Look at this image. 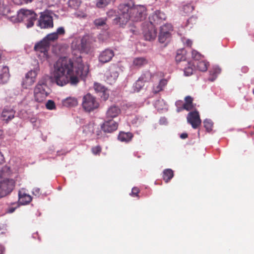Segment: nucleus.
<instances>
[{"label":"nucleus","mask_w":254,"mask_h":254,"mask_svg":"<svg viewBox=\"0 0 254 254\" xmlns=\"http://www.w3.org/2000/svg\"><path fill=\"white\" fill-rule=\"evenodd\" d=\"M173 171L170 169H165L163 171V179L166 182H168L170 181L173 177Z\"/></svg>","instance_id":"nucleus-35"},{"label":"nucleus","mask_w":254,"mask_h":254,"mask_svg":"<svg viewBox=\"0 0 254 254\" xmlns=\"http://www.w3.org/2000/svg\"><path fill=\"white\" fill-rule=\"evenodd\" d=\"M49 48V43L43 39L35 45L34 50L41 61H44L48 59Z\"/></svg>","instance_id":"nucleus-6"},{"label":"nucleus","mask_w":254,"mask_h":254,"mask_svg":"<svg viewBox=\"0 0 254 254\" xmlns=\"http://www.w3.org/2000/svg\"><path fill=\"white\" fill-rule=\"evenodd\" d=\"M154 107L158 111L166 110L167 109V105L163 99H158L155 101L154 104Z\"/></svg>","instance_id":"nucleus-31"},{"label":"nucleus","mask_w":254,"mask_h":254,"mask_svg":"<svg viewBox=\"0 0 254 254\" xmlns=\"http://www.w3.org/2000/svg\"><path fill=\"white\" fill-rule=\"evenodd\" d=\"M173 30L172 26L171 24L166 23L160 27V32L162 31L166 33L171 34Z\"/></svg>","instance_id":"nucleus-39"},{"label":"nucleus","mask_w":254,"mask_h":254,"mask_svg":"<svg viewBox=\"0 0 254 254\" xmlns=\"http://www.w3.org/2000/svg\"><path fill=\"white\" fill-rule=\"evenodd\" d=\"M187 121L191 125L192 128H197L201 123L198 112L196 111L190 112L187 116Z\"/></svg>","instance_id":"nucleus-14"},{"label":"nucleus","mask_w":254,"mask_h":254,"mask_svg":"<svg viewBox=\"0 0 254 254\" xmlns=\"http://www.w3.org/2000/svg\"><path fill=\"white\" fill-rule=\"evenodd\" d=\"M65 34V30L63 27H59L56 32L48 34L43 40L45 42H47L49 46L51 42H54L57 40L59 36H63Z\"/></svg>","instance_id":"nucleus-15"},{"label":"nucleus","mask_w":254,"mask_h":254,"mask_svg":"<svg viewBox=\"0 0 254 254\" xmlns=\"http://www.w3.org/2000/svg\"><path fill=\"white\" fill-rule=\"evenodd\" d=\"M167 119L164 117L161 118L159 120V123L161 125H165L167 124Z\"/></svg>","instance_id":"nucleus-58"},{"label":"nucleus","mask_w":254,"mask_h":254,"mask_svg":"<svg viewBox=\"0 0 254 254\" xmlns=\"http://www.w3.org/2000/svg\"><path fill=\"white\" fill-rule=\"evenodd\" d=\"M88 71L89 66L82 63L81 57H77L73 60L61 58L54 64L51 79L59 86L68 83L75 85L79 82V77H86Z\"/></svg>","instance_id":"nucleus-1"},{"label":"nucleus","mask_w":254,"mask_h":254,"mask_svg":"<svg viewBox=\"0 0 254 254\" xmlns=\"http://www.w3.org/2000/svg\"><path fill=\"white\" fill-rule=\"evenodd\" d=\"M86 37H78L75 38L71 43V48L74 50H77L81 52H83V47L84 44L83 42L85 41Z\"/></svg>","instance_id":"nucleus-22"},{"label":"nucleus","mask_w":254,"mask_h":254,"mask_svg":"<svg viewBox=\"0 0 254 254\" xmlns=\"http://www.w3.org/2000/svg\"><path fill=\"white\" fill-rule=\"evenodd\" d=\"M82 105L86 111L89 112L97 109L99 104L94 96L87 94L83 97Z\"/></svg>","instance_id":"nucleus-7"},{"label":"nucleus","mask_w":254,"mask_h":254,"mask_svg":"<svg viewBox=\"0 0 254 254\" xmlns=\"http://www.w3.org/2000/svg\"><path fill=\"white\" fill-rule=\"evenodd\" d=\"M144 82L142 81L139 78L133 84V89L134 92H138L144 86Z\"/></svg>","instance_id":"nucleus-36"},{"label":"nucleus","mask_w":254,"mask_h":254,"mask_svg":"<svg viewBox=\"0 0 254 254\" xmlns=\"http://www.w3.org/2000/svg\"><path fill=\"white\" fill-rule=\"evenodd\" d=\"M4 161V157L1 153V152L0 151V164H1Z\"/></svg>","instance_id":"nucleus-60"},{"label":"nucleus","mask_w":254,"mask_h":254,"mask_svg":"<svg viewBox=\"0 0 254 254\" xmlns=\"http://www.w3.org/2000/svg\"><path fill=\"white\" fill-rule=\"evenodd\" d=\"M81 4L80 0H69L68 1V6L75 9L77 10Z\"/></svg>","instance_id":"nucleus-37"},{"label":"nucleus","mask_w":254,"mask_h":254,"mask_svg":"<svg viewBox=\"0 0 254 254\" xmlns=\"http://www.w3.org/2000/svg\"><path fill=\"white\" fill-rule=\"evenodd\" d=\"M24 0V3H27L29 2H31L33 1V0Z\"/></svg>","instance_id":"nucleus-62"},{"label":"nucleus","mask_w":254,"mask_h":254,"mask_svg":"<svg viewBox=\"0 0 254 254\" xmlns=\"http://www.w3.org/2000/svg\"><path fill=\"white\" fill-rule=\"evenodd\" d=\"M220 68L217 65H214L209 71L210 77L209 80L213 81L217 78L218 74L221 72Z\"/></svg>","instance_id":"nucleus-26"},{"label":"nucleus","mask_w":254,"mask_h":254,"mask_svg":"<svg viewBox=\"0 0 254 254\" xmlns=\"http://www.w3.org/2000/svg\"><path fill=\"white\" fill-rule=\"evenodd\" d=\"M142 32L146 40L151 41L155 39L157 31L153 24L145 22L142 25Z\"/></svg>","instance_id":"nucleus-11"},{"label":"nucleus","mask_w":254,"mask_h":254,"mask_svg":"<svg viewBox=\"0 0 254 254\" xmlns=\"http://www.w3.org/2000/svg\"><path fill=\"white\" fill-rule=\"evenodd\" d=\"M18 202L21 205H26L31 202V196L26 193L24 189H21L18 192Z\"/></svg>","instance_id":"nucleus-20"},{"label":"nucleus","mask_w":254,"mask_h":254,"mask_svg":"<svg viewBox=\"0 0 254 254\" xmlns=\"http://www.w3.org/2000/svg\"><path fill=\"white\" fill-rule=\"evenodd\" d=\"M83 131L86 133L93 132V124H89L87 126H85L84 127Z\"/></svg>","instance_id":"nucleus-49"},{"label":"nucleus","mask_w":254,"mask_h":254,"mask_svg":"<svg viewBox=\"0 0 254 254\" xmlns=\"http://www.w3.org/2000/svg\"><path fill=\"white\" fill-rule=\"evenodd\" d=\"M48 77L44 76L38 80L34 89V97L37 102H42L50 93V88L47 83Z\"/></svg>","instance_id":"nucleus-3"},{"label":"nucleus","mask_w":254,"mask_h":254,"mask_svg":"<svg viewBox=\"0 0 254 254\" xmlns=\"http://www.w3.org/2000/svg\"><path fill=\"white\" fill-rule=\"evenodd\" d=\"M182 41L184 44L186 46L191 47L192 45V41L190 40L186 39L185 38H183L182 39Z\"/></svg>","instance_id":"nucleus-50"},{"label":"nucleus","mask_w":254,"mask_h":254,"mask_svg":"<svg viewBox=\"0 0 254 254\" xmlns=\"http://www.w3.org/2000/svg\"><path fill=\"white\" fill-rule=\"evenodd\" d=\"M36 119L35 118H32L30 120V122L32 123L35 122Z\"/></svg>","instance_id":"nucleus-63"},{"label":"nucleus","mask_w":254,"mask_h":254,"mask_svg":"<svg viewBox=\"0 0 254 254\" xmlns=\"http://www.w3.org/2000/svg\"><path fill=\"white\" fill-rule=\"evenodd\" d=\"M6 231V227L4 225H0V234H3Z\"/></svg>","instance_id":"nucleus-56"},{"label":"nucleus","mask_w":254,"mask_h":254,"mask_svg":"<svg viewBox=\"0 0 254 254\" xmlns=\"http://www.w3.org/2000/svg\"><path fill=\"white\" fill-rule=\"evenodd\" d=\"M118 9L120 16L114 20L120 24H124L129 20L135 22L143 20L147 15L146 8L144 5H134L132 2L120 4Z\"/></svg>","instance_id":"nucleus-2"},{"label":"nucleus","mask_w":254,"mask_h":254,"mask_svg":"<svg viewBox=\"0 0 254 254\" xmlns=\"http://www.w3.org/2000/svg\"><path fill=\"white\" fill-rule=\"evenodd\" d=\"M82 37L87 38L86 40L83 42V44L84 45V46H85L84 47H83V52H86L89 49L91 44L94 41V40L92 36L88 35H84Z\"/></svg>","instance_id":"nucleus-30"},{"label":"nucleus","mask_w":254,"mask_h":254,"mask_svg":"<svg viewBox=\"0 0 254 254\" xmlns=\"http://www.w3.org/2000/svg\"><path fill=\"white\" fill-rule=\"evenodd\" d=\"M133 137V134L129 132H121L118 135V139L125 142L130 141Z\"/></svg>","instance_id":"nucleus-28"},{"label":"nucleus","mask_w":254,"mask_h":254,"mask_svg":"<svg viewBox=\"0 0 254 254\" xmlns=\"http://www.w3.org/2000/svg\"><path fill=\"white\" fill-rule=\"evenodd\" d=\"M4 251V248L1 245H0V254H3Z\"/></svg>","instance_id":"nucleus-61"},{"label":"nucleus","mask_w":254,"mask_h":254,"mask_svg":"<svg viewBox=\"0 0 254 254\" xmlns=\"http://www.w3.org/2000/svg\"><path fill=\"white\" fill-rule=\"evenodd\" d=\"M139 192V190L137 188L134 187L132 189L131 192L130 194L133 196H137Z\"/></svg>","instance_id":"nucleus-54"},{"label":"nucleus","mask_w":254,"mask_h":254,"mask_svg":"<svg viewBox=\"0 0 254 254\" xmlns=\"http://www.w3.org/2000/svg\"><path fill=\"white\" fill-rule=\"evenodd\" d=\"M245 72H246L248 70L247 67H244L243 68Z\"/></svg>","instance_id":"nucleus-64"},{"label":"nucleus","mask_w":254,"mask_h":254,"mask_svg":"<svg viewBox=\"0 0 254 254\" xmlns=\"http://www.w3.org/2000/svg\"><path fill=\"white\" fill-rule=\"evenodd\" d=\"M101 148L99 146L94 147L92 149V152L95 155L99 154L101 152Z\"/></svg>","instance_id":"nucleus-52"},{"label":"nucleus","mask_w":254,"mask_h":254,"mask_svg":"<svg viewBox=\"0 0 254 254\" xmlns=\"http://www.w3.org/2000/svg\"><path fill=\"white\" fill-rule=\"evenodd\" d=\"M187 137H188V134L186 133H183L180 135V137L182 139H185V138H187Z\"/></svg>","instance_id":"nucleus-59"},{"label":"nucleus","mask_w":254,"mask_h":254,"mask_svg":"<svg viewBox=\"0 0 254 254\" xmlns=\"http://www.w3.org/2000/svg\"><path fill=\"white\" fill-rule=\"evenodd\" d=\"M106 120L101 126V128L104 132L111 133L117 130L118 127V123L111 119Z\"/></svg>","instance_id":"nucleus-16"},{"label":"nucleus","mask_w":254,"mask_h":254,"mask_svg":"<svg viewBox=\"0 0 254 254\" xmlns=\"http://www.w3.org/2000/svg\"><path fill=\"white\" fill-rule=\"evenodd\" d=\"M15 182L12 179L0 178V198L9 194L14 189Z\"/></svg>","instance_id":"nucleus-5"},{"label":"nucleus","mask_w":254,"mask_h":254,"mask_svg":"<svg viewBox=\"0 0 254 254\" xmlns=\"http://www.w3.org/2000/svg\"><path fill=\"white\" fill-rule=\"evenodd\" d=\"M188 66L184 69V74L186 76H190L191 75L193 71V67L194 66L193 64V63H188Z\"/></svg>","instance_id":"nucleus-38"},{"label":"nucleus","mask_w":254,"mask_h":254,"mask_svg":"<svg viewBox=\"0 0 254 254\" xmlns=\"http://www.w3.org/2000/svg\"><path fill=\"white\" fill-rule=\"evenodd\" d=\"M99 94V96L103 100L106 101L107 100L109 97L110 95V91L107 88H105L104 90H102Z\"/></svg>","instance_id":"nucleus-46"},{"label":"nucleus","mask_w":254,"mask_h":254,"mask_svg":"<svg viewBox=\"0 0 254 254\" xmlns=\"http://www.w3.org/2000/svg\"><path fill=\"white\" fill-rule=\"evenodd\" d=\"M18 206V204H16V206H15V207H9L7 209V212L8 213H12L16 209V208Z\"/></svg>","instance_id":"nucleus-55"},{"label":"nucleus","mask_w":254,"mask_h":254,"mask_svg":"<svg viewBox=\"0 0 254 254\" xmlns=\"http://www.w3.org/2000/svg\"><path fill=\"white\" fill-rule=\"evenodd\" d=\"M183 10L187 14L190 13L193 10L194 7L190 3H188L184 5Z\"/></svg>","instance_id":"nucleus-45"},{"label":"nucleus","mask_w":254,"mask_h":254,"mask_svg":"<svg viewBox=\"0 0 254 254\" xmlns=\"http://www.w3.org/2000/svg\"><path fill=\"white\" fill-rule=\"evenodd\" d=\"M64 106L66 107H74L78 104L77 99L75 97H69L62 101Z\"/></svg>","instance_id":"nucleus-27"},{"label":"nucleus","mask_w":254,"mask_h":254,"mask_svg":"<svg viewBox=\"0 0 254 254\" xmlns=\"http://www.w3.org/2000/svg\"><path fill=\"white\" fill-rule=\"evenodd\" d=\"M105 87L98 83H95L94 84V89L95 91L98 94H100L101 92H102Z\"/></svg>","instance_id":"nucleus-48"},{"label":"nucleus","mask_w":254,"mask_h":254,"mask_svg":"<svg viewBox=\"0 0 254 254\" xmlns=\"http://www.w3.org/2000/svg\"><path fill=\"white\" fill-rule=\"evenodd\" d=\"M157 75V74H152L150 72L147 71L143 73L139 78L144 83L150 80L155 81L157 79L156 78Z\"/></svg>","instance_id":"nucleus-25"},{"label":"nucleus","mask_w":254,"mask_h":254,"mask_svg":"<svg viewBox=\"0 0 254 254\" xmlns=\"http://www.w3.org/2000/svg\"><path fill=\"white\" fill-rule=\"evenodd\" d=\"M9 11L7 0H0V14L6 15Z\"/></svg>","instance_id":"nucleus-29"},{"label":"nucleus","mask_w":254,"mask_h":254,"mask_svg":"<svg viewBox=\"0 0 254 254\" xmlns=\"http://www.w3.org/2000/svg\"><path fill=\"white\" fill-rule=\"evenodd\" d=\"M114 0H98L97 2V6L98 7H103Z\"/></svg>","instance_id":"nucleus-43"},{"label":"nucleus","mask_w":254,"mask_h":254,"mask_svg":"<svg viewBox=\"0 0 254 254\" xmlns=\"http://www.w3.org/2000/svg\"><path fill=\"white\" fill-rule=\"evenodd\" d=\"M114 56V51L110 49H107L100 53L99 55V61L103 64L110 62Z\"/></svg>","instance_id":"nucleus-18"},{"label":"nucleus","mask_w":254,"mask_h":254,"mask_svg":"<svg viewBox=\"0 0 254 254\" xmlns=\"http://www.w3.org/2000/svg\"><path fill=\"white\" fill-rule=\"evenodd\" d=\"M203 124L204 127L207 131L209 132L212 130L213 123L210 120L205 119L203 122Z\"/></svg>","instance_id":"nucleus-44"},{"label":"nucleus","mask_w":254,"mask_h":254,"mask_svg":"<svg viewBox=\"0 0 254 254\" xmlns=\"http://www.w3.org/2000/svg\"><path fill=\"white\" fill-rule=\"evenodd\" d=\"M185 53L186 52L184 49L178 50L175 58L176 62H180L185 61L186 59Z\"/></svg>","instance_id":"nucleus-34"},{"label":"nucleus","mask_w":254,"mask_h":254,"mask_svg":"<svg viewBox=\"0 0 254 254\" xmlns=\"http://www.w3.org/2000/svg\"><path fill=\"white\" fill-rule=\"evenodd\" d=\"M121 113V109L117 106H111L106 113V119H111L117 117Z\"/></svg>","instance_id":"nucleus-19"},{"label":"nucleus","mask_w":254,"mask_h":254,"mask_svg":"<svg viewBox=\"0 0 254 254\" xmlns=\"http://www.w3.org/2000/svg\"><path fill=\"white\" fill-rule=\"evenodd\" d=\"M106 19L105 18H99L96 19L94 21V24L98 28L104 26L106 24Z\"/></svg>","instance_id":"nucleus-42"},{"label":"nucleus","mask_w":254,"mask_h":254,"mask_svg":"<svg viewBox=\"0 0 254 254\" xmlns=\"http://www.w3.org/2000/svg\"><path fill=\"white\" fill-rule=\"evenodd\" d=\"M11 170L10 168L7 166L3 167L0 171V178H7L11 174Z\"/></svg>","instance_id":"nucleus-33"},{"label":"nucleus","mask_w":254,"mask_h":254,"mask_svg":"<svg viewBox=\"0 0 254 254\" xmlns=\"http://www.w3.org/2000/svg\"><path fill=\"white\" fill-rule=\"evenodd\" d=\"M185 103L183 105V108L184 109L189 111L192 109L193 106L192 104V98L190 96L186 97Z\"/></svg>","instance_id":"nucleus-32"},{"label":"nucleus","mask_w":254,"mask_h":254,"mask_svg":"<svg viewBox=\"0 0 254 254\" xmlns=\"http://www.w3.org/2000/svg\"><path fill=\"white\" fill-rule=\"evenodd\" d=\"M166 16L165 14L159 10L154 11L149 16V23L155 25L161 24L163 21L165 20Z\"/></svg>","instance_id":"nucleus-13"},{"label":"nucleus","mask_w":254,"mask_h":254,"mask_svg":"<svg viewBox=\"0 0 254 254\" xmlns=\"http://www.w3.org/2000/svg\"><path fill=\"white\" fill-rule=\"evenodd\" d=\"M9 67L6 65L0 66V85L7 84L10 79Z\"/></svg>","instance_id":"nucleus-17"},{"label":"nucleus","mask_w":254,"mask_h":254,"mask_svg":"<svg viewBox=\"0 0 254 254\" xmlns=\"http://www.w3.org/2000/svg\"><path fill=\"white\" fill-rule=\"evenodd\" d=\"M12 1L17 5H21L24 3L23 0H12Z\"/></svg>","instance_id":"nucleus-57"},{"label":"nucleus","mask_w":254,"mask_h":254,"mask_svg":"<svg viewBox=\"0 0 254 254\" xmlns=\"http://www.w3.org/2000/svg\"><path fill=\"white\" fill-rule=\"evenodd\" d=\"M52 13L44 12L41 13L38 21L37 25L41 29H48L54 26Z\"/></svg>","instance_id":"nucleus-9"},{"label":"nucleus","mask_w":254,"mask_h":254,"mask_svg":"<svg viewBox=\"0 0 254 254\" xmlns=\"http://www.w3.org/2000/svg\"><path fill=\"white\" fill-rule=\"evenodd\" d=\"M37 18V15L33 10L21 9L17 12V17H12L14 22L24 21L27 28L34 25V22Z\"/></svg>","instance_id":"nucleus-4"},{"label":"nucleus","mask_w":254,"mask_h":254,"mask_svg":"<svg viewBox=\"0 0 254 254\" xmlns=\"http://www.w3.org/2000/svg\"><path fill=\"white\" fill-rule=\"evenodd\" d=\"M119 68L116 65L110 66L105 74L106 81L110 84L115 83L119 76Z\"/></svg>","instance_id":"nucleus-12"},{"label":"nucleus","mask_w":254,"mask_h":254,"mask_svg":"<svg viewBox=\"0 0 254 254\" xmlns=\"http://www.w3.org/2000/svg\"><path fill=\"white\" fill-rule=\"evenodd\" d=\"M74 16L79 19L85 18L87 17V14L83 9L77 10L74 13Z\"/></svg>","instance_id":"nucleus-41"},{"label":"nucleus","mask_w":254,"mask_h":254,"mask_svg":"<svg viewBox=\"0 0 254 254\" xmlns=\"http://www.w3.org/2000/svg\"><path fill=\"white\" fill-rule=\"evenodd\" d=\"M192 58L193 59V64L197 69L202 72L206 71L209 65L208 63L205 61L201 54L195 50L192 51Z\"/></svg>","instance_id":"nucleus-8"},{"label":"nucleus","mask_w":254,"mask_h":254,"mask_svg":"<svg viewBox=\"0 0 254 254\" xmlns=\"http://www.w3.org/2000/svg\"><path fill=\"white\" fill-rule=\"evenodd\" d=\"M148 63L147 60L144 57L134 58L132 61V65L135 68H140L146 65Z\"/></svg>","instance_id":"nucleus-24"},{"label":"nucleus","mask_w":254,"mask_h":254,"mask_svg":"<svg viewBox=\"0 0 254 254\" xmlns=\"http://www.w3.org/2000/svg\"><path fill=\"white\" fill-rule=\"evenodd\" d=\"M39 70V67L37 66L30 70L25 74L22 82L23 88L27 89L34 84Z\"/></svg>","instance_id":"nucleus-10"},{"label":"nucleus","mask_w":254,"mask_h":254,"mask_svg":"<svg viewBox=\"0 0 254 254\" xmlns=\"http://www.w3.org/2000/svg\"><path fill=\"white\" fill-rule=\"evenodd\" d=\"M156 78L157 79L156 81L159 80V81L158 83L154 84L153 86V92L154 93H157L162 91L167 83V80L165 79H160L158 77V75H157ZM155 81H156V80Z\"/></svg>","instance_id":"nucleus-23"},{"label":"nucleus","mask_w":254,"mask_h":254,"mask_svg":"<svg viewBox=\"0 0 254 254\" xmlns=\"http://www.w3.org/2000/svg\"><path fill=\"white\" fill-rule=\"evenodd\" d=\"M32 193L35 196H39L41 193L40 189L38 188H34L33 189Z\"/></svg>","instance_id":"nucleus-53"},{"label":"nucleus","mask_w":254,"mask_h":254,"mask_svg":"<svg viewBox=\"0 0 254 254\" xmlns=\"http://www.w3.org/2000/svg\"><path fill=\"white\" fill-rule=\"evenodd\" d=\"M171 36V34L166 33L164 32H160L159 35V41L160 43H163L168 40Z\"/></svg>","instance_id":"nucleus-40"},{"label":"nucleus","mask_w":254,"mask_h":254,"mask_svg":"<svg viewBox=\"0 0 254 254\" xmlns=\"http://www.w3.org/2000/svg\"><path fill=\"white\" fill-rule=\"evenodd\" d=\"M107 15L109 17H113L114 16H117V12L115 10L110 9L107 12Z\"/></svg>","instance_id":"nucleus-51"},{"label":"nucleus","mask_w":254,"mask_h":254,"mask_svg":"<svg viewBox=\"0 0 254 254\" xmlns=\"http://www.w3.org/2000/svg\"><path fill=\"white\" fill-rule=\"evenodd\" d=\"M46 107L49 110H53L56 109L55 102L52 100H49L46 103Z\"/></svg>","instance_id":"nucleus-47"},{"label":"nucleus","mask_w":254,"mask_h":254,"mask_svg":"<svg viewBox=\"0 0 254 254\" xmlns=\"http://www.w3.org/2000/svg\"><path fill=\"white\" fill-rule=\"evenodd\" d=\"M15 111L10 107H5L1 113V118L3 121L8 122L14 118Z\"/></svg>","instance_id":"nucleus-21"}]
</instances>
